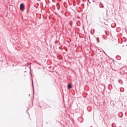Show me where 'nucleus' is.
<instances>
[{
	"label": "nucleus",
	"instance_id": "nucleus-1",
	"mask_svg": "<svg viewBox=\"0 0 127 127\" xmlns=\"http://www.w3.org/2000/svg\"><path fill=\"white\" fill-rule=\"evenodd\" d=\"M25 6L24 4L21 3L20 5V9L21 10H23L24 9Z\"/></svg>",
	"mask_w": 127,
	"mask_h": 127
},
{
	"label": "nucleus",
	"instance_id": "nucleus-2",
	"mask_svg": "<svg viewBox=\"0 0 127 127\" xmlns=\"http://www.w3.org/2000/svg\"><path fill=\"white\" fill-rule=\"evenodd\" d=\"M72 87L71 85V84L69 83L68 84V89L71 88Z\"/></svg>",
	"mask_w": 127,
	"mask_h": 127
},
{
	"label": "nucleus",
	"instance_id": "nucleus-3",
	"mask_svg": "<svg viewBox=\"0 0 127 127\" xmlns=\"http://www.w3.org/2000/svg\"><path fill=\"white\" fill-rule=\"evenodd\" d=\"M100 5H101V6H102V7H102V8H104V6L103 4L102 3H101V2L100 3Z\"/></svg>",
	"mask_w": 127,
	"mask_h": 127
},
{
	"label": "nucleus",
	"instance_id": "nucleus-4",
	"mask_svg": "<svg viewBox=\"0 0 127 127\" xmlns=\"http://www.w3.org/2000/svg\"><path fill=\"white\" fill-rule=\"evenodd\" d=\"M32 87L33 88V94L34 95V88H33V86L32 81Z\"/></svg>",
	"mask_w": 127,
	"mask_h": 127
},
{
	"label": "nucleus",
	"instance_id": "nucleus-5",
	"mask_svg": "<svg viewBox=\"0 0 127 127\" xmlns=\"http://www.w3.org/2000/svg\"><path fill=\"white\" fill-rule=\"evenodd\" d=\"M97 42H99V38L98 37H97Z\"/></svg>",
	"mask_w": 127,
	"mask_h": 127
},
{
	"label": "nucleus",
	"instance_id": "nucleus-6",
	"mask_svg": "<svg viewBox=\"0 0 127 127\" xmlns=\"http://www.w3.org/2000/svg\"><path fill=\"white\" fill-rule=\"evenodd\" d=\"M69 24L70 25V26H72V25L70 24V23H69Z\"/></svg>",
	"mask_w": 127,
	"mask_h": 127
},
{
	"label": "nucleus",
	"instance_id": "nucleus-7",
	"mask_svg": "<svg viewBox=\"0 0 127 127\" xmlns=\"http://www.w3.org/2000/svg\"><path fill=\"white\" fill-rule=\"evenodd\" d=\"M57 4H59V3H57Z\"/></svg>",
	"mask_w": 127,
	"mask_h": 127
},
{
	"label": "nucleus",
	"instance_id": "nucleus-8",
	"mask_svg": "<svg viewBox=\"0 0 127 127\" xmlns=\"http://www.w3.org/2000/svg\"><path fill=\"white\" fill-rule=\"evenodd\" d=\"M29 96H30V94H29Z\"/></svg>",
	"mask_w": 127,
	"mask_h": 127
},
{
	"label": "nucleus",
	"instance_id": "nucleus-9",
	"mask_svg": "<svg viewBox=\"0 0 127 127\" xmlns=\"http://www.w3.org/2000/svg\"><path fill=\"white\" fill-rule=\"evenodd\" d=\"M105 32L106 33V31H105Z\"/></svg>",
	"mask_w": 127,
	"mask_h": 127
},
{
	"label": "nucleus",
	"instance_id": "nucleus-10",
	"mask_svg": "<svg viewBox=\"0 0 127 127\" xmlns=\"http://www.w3.org/2000/svg\"><path fill=\"white\" fill-rule=\"evenodd\" d=\"M126 46H127V45H126Z\"/></svg>",
	"mask_w": 127,
	"mask_h": 127
}]
</instances>
